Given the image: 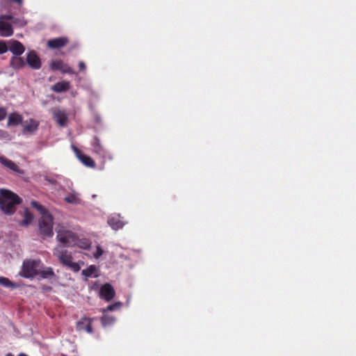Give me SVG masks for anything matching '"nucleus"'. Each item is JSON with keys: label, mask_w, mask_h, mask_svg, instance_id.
<instances>
[{"label": "nucleus", "mask_w": 356, "mask_h": 356, "mask_svg": "<svg viewBox=\"0 0 356 356\" xmlns=\"http://www.w3.org/2000/svg\"><path fill=\"white\" fill-rule=\"evenodd\" d=\"M111 310V305H109L106 309L102 310L104 315L102 317V323L104 327L108 325L111 323V318L109 315L107 314L108 311Z\"/></svg>", "instance_id": "obj_21"}, {"label": "nucleus", "mask_w": 356, "mask_h": 356, "mask_svg": "<svg viewBox=\"0 0 356 356\" xmlns=\"http://www.w3.org/2000/svg\"><path fill=\"white\" fill-rule=\"evenodd\" d=\"M77 327L79 330H85L88 333H91L92 332L90 319L86 318H83L81 321L77 323Z\"/></svg>", "instance_id": "obj_19"}, {"label": "nucleus", "mask_w": 356, "mask_h": 356, "mask_svg": "<svg viewBox=\"0 0 356 356\" xmlns=\"http://www.w3.org/2000/svg\"><path fill=\"white\" fill-rule=\"evenodd\" d=\"M33 218V215L27 209H26L24 213V219L22 221L21 224L22 225L27 226L31 222Z\"/></svg>", "instance_id": "obj_24"}, {"label": "nucleus", "mask_w": 356, "mask_h": 356, "mask_svg": "<svg viewBox=\"0 0 356 356\" xmlns=\"http://www.w3.org/2000/svg\"><path fill=\"white\" fill-rule=\"evenodd\" d=\"M92 150L98 154L102 152V147L100 144L99 140L95 138L92 142Z\"/></svg>", "instance_id": "obj_25"}, {"label": "nucleus", "mask_w": 356, "mask_h": 356, "mask_svg": "<svg viewBox=\"0 0 356 356\" xmlns=\"http://www.w3.org/2000/svg\"><path fill=\"white\" fill-rule=\"evenodd\" d=\"M68 43V39L66 37L54 38L47 41V47L50 49H57L64 47Z\"/></svg>", "instance_id": "obj_12"}, {"label": "nucleus", "mask_w": 356, "mask_h": 356, "mask_svg": "<svg viewBox=\"0 0 356 356\" xmlns=\"http://www.w3.org/2000/svg\"><path fill=\"white\" fill-rule=\"evenodd\" d=\"M21 202L17 195L8 190H1L0 207L6 214H12L15 211V206Z\"/></svg>", "instance_id": "obj_1"}, {"label": "nucleus", "mask_w": 356, "mask_h": 356, "mask_svg": "<svg viewBox=\"0 0 356 356\" xmlns=\"http://www.w3.org/2000/svg\"><path fill=\"white\" fill-rule=\"evenodd\" d=\"M47 180L49 183H51V184H56V181H54V180H51V179H47Z\"/></svg>", "instance_id": "obj_36"}, {"label": "nucleus", "mask_w": 356, "mask_h": 356, "mask_svg": "<svg viewBox=\"0 0 356 356\" xmlns=\"http://www.w3.org/2000/svg\"><path fill=\"white\" fill-rule=\"evenodd\" d=\"M39 124L38 121L29 119L22 123V133L24 134H32L38 130Z\"/></svg>", "instance_id": "obj_7"}, {"label": "nucleus", "mask_w": 356, "mask_h": 356, "mask_svg": "<svg viewBox=\"0 0 356 356\" xmlns=\"http://www.w3.org/2000/svg\"><path fill=\"white\" fill-rule=\"evenodd\" d=\"M8 50L10 51L15 56L22 55L25 48L23 44L17 40H11L8 41Z\"/></svg>", "instance_id": "obj_8"}, {"label": "nucleus", "mask_w": 356, "mask_h": 356, "mask_svg": "<svg viewBox=\"0 0 356 356\" xmlns=\"http://www.w3.org/2000/svg\"><path fill=\"white\" fill-rule=\"evenodd\" d=\"M8 50V44L6 42L0 41V54L6 53Z\"/></svg>", "instance_id": "obj_30"}, {"label": "nucleus", "mask_w": 356, "mask_h": 356, "mask_svg": "<svg viewBox=\"0 0 356 356\" xmlns=\"http://www.w3.org/2000/svg\"><path fill=\"white\" fill-rule=\"evenodd\" d=\"M13 16L10 15H3L0 16V35L2 37H10L13 34Z\"/></svg>", "instance_id": "obj_5"}, {"label": "nucleus", "mask_w": 356, "mask_h": 356, "mask_svg": "<svg viewBox=\"0 0 356 356\" xmlns=\"http://www.w3.org/2000/svg\"><path fill=\"white\" fill-rule=\"evenodd\" d=\"M50 67L53 70H60L63 73H74L72 69L61 60L51 62Z\"/></svg>", "instance_id": "obj_11"}, {"label": "nucleus", "mask_w": 356, "mask_h": 356, "mask_svg": "<svg viewBox=\"0 0 356 356\" xmlns=\"http://www.w3.org/2000/svg\"><path fill=\"white\" fill-rule=\"evenodd\" d=\"M0 163L5 167L12 170L13 171L19 175L24 174V171L22 169H20L19 167L11 160H9L3 156H1Z\"/></svg>", "instance_id": "obj_13"}, {"label": "nucleus", "mask_w": 356, "mask_h": 356, "mask_svg": "<svg viewBox=\"0 0 356 356\" xmlns=\"http://www.w3.org/2000/svg\"><path fill=\"white\" fill-rule=\"evenodd\" d=\"M40 273L42 274L43 277H51V276L54 275V271L50 268H47L45 270H42V271L40 270Z\"/></svg>", "instance_id": "obj_29"}, {"label": "nucleus", "mask_w": 356, "mask_h": 356, "mask_svg": "<svg viewBox=\"0 0 356 356\" xmlns=\"http://www.w3.org/2000/svg\"><path fill=\"white\" fill-rule=\"evenodd\" d=\"M56 231L58 241L68 247L74 246L77 241V236L74 232L67 229V227L63 225H58V227L56 228Z\"/></svg>", "instance_id": "obj_3"}, {"label": "nucleus", "mask_w": 356, "mask_h": 356, "mask_svg": "<svg viewBox=\"0 0 356 356\" xmlns=\"http://www.w3.org/2000/svg\"><path fill=\"white\" fill-rule=\"evenodd\" d=\"M53 115L54 118L60 126L64 127L67 124V116L63 111L56 109L54 111Z\"/></svg>", "instance_id": "obj_14"}, {"label": "nucleus", "mask_w": 356, "mask_h": 356, "mask_svg": "<svg viewBox=\"0 0 356 356\" xmlns=\"http://www.w3.org/2000/svg\"><path fill=\"white\" fill-rule=\"evenodd\" d=\"M8 134L7 132L0 129V139L8 138Z\"/></svg>", "instance_id": "obj_33"}, {"label": "nucleus", "mask_w": 356, "mask_h": 356, "mask_svg": "<svg viewBox=\"0 0 356 356\" xmlns=\"http://www.w3.org/2000/svg\"><path fill=\"white\" fill-rule=\"evenodd\" d=\"M103 254V250L97 247L96 253L94 254V257L98 259Z\"/></svg>", "instance_id": "obj_32"}, {"label": "nucleus", "mask_w": 356, "mask_h": 356, "mask_svg": "<svg viewBox=\"0 0 356 356\" xmlns=\"http://www.w3.org/2000/svg\"><path fill=\"white\" fill-rule=\"evenodd\" d=\"M99 295L101 298L110 301L111 300V285L108 283L104 284L99 289Z\"/></svg>", "instance_id": "obj_15"}, {"label": "nucleus", "mask_w": 356, "mask_h": 356, "mask_svg": "<svg viewBox=\"0 0 356 356\" xmlns=\"http://www.w3.org/2000/svg\"><path fill=\"white\" fill-rule=\"evenodd\" d=\"M0 285H2L7 288L15 289L17 287V285L13 282H11L9 279L4 277H0Z\"/></svg>", "instance_id": "obj_22"}, {"label": "nucleus", "mask_w": 356, "mask_h": 356, "mask_svg": "<svg viewBox=\"0 0 356 356\" xmlns=\"http://www.w3.org/2000/svg\"><path fill=\"white\" fill-rule=\"evenodd\" d=\"M13 25L17 26H24L26 24V21L24 17L14 18L13 17V19L11 20Z\"/></svg>", "instance_id": "obj_28"}, {"label": "nucleus", "mask_w": 356, "mask_h": 356, "mask_svg": "<svg viewBox=\"0 0 356 356\" xmlns=\"http://www.w3.org/2000/svg\"><path fill=\"white\" fill-rule=\"evenodd\" d=\"M6 356H14L12 353H8L6 355Z\"/></svg>", "instance_id": "obj_37"}, {"label": "nucleus", "mask_w": 356, "mask_h": 356, "mask_svg": "<svg viewBox=\"0 0 356 356\" xmlns=\"http://www.w3.org/2000/svg\"><path fill=\"white\" fill-rule=\"evenodd\" d=\"M23 122V117L17 113H13L8 115V126H17Z\"/></svg>", "instance_id": "obj_16"}, {"label": "nucleus", "mask_w": 356, "mask_h": 356, "mask_svg": "<svg viewBox=\"0 0 356 356\" xmlns=\"http://www.w3.org/2000/svg\"><path fill=\"white\" fill-rule=\"evenodd\" d=\"M74 246H78L83 249H87L90 247V243L86 239H79L77 238V241L74 244Z\"/></svg>", "instance_id": "obj_26"}, {"label": "nucleus", "mask_w": 356, "mask_h": 356, "mask_svg": "<svg viewBox=\"0 0 356 356\" xmlns=\"http://www.w3.org/2000/svg\"><path fill=\"white\" fill-rule=\"evenodd\" d=\"M26 61L29 65L33 69L38 70L41 67L40 59L33 51L27 54Z\"/></svg>", "instance_id": "obj_10"}, {"label": "nucleus", "mask_w": 356, "mask_h": 356, "mask_svg": "<svg viewBox=\"0 0 356 356\" xmlns=\"http://www.w3.org/2000/svg\"><path fill=\"white\" fill-rule=\"evenodd\" d=\"M54 255L58 258L63 266H67L73 271L78 272L80 270L79 264L72 261V255L67 251H63L59 247H56L54 249Z\"/></svg>", "instance_id": "obj_4"}, {"label": "nucleus", "mask_w": 356, "mask_h": 356, "mask_svg": "<svg viewBox=\"0 0 356 356\" xmlns=\"http://www.w3.org/2000/svg\"><path fill=\"white\" fill-rule=\"evenodd\" d=\"M31 204L40 213V214L42 216V215H44L46 213H48V211L45 209V208H44L42 205L39 204L37 202L35 201H32L31 202Z\"/></svg>", "instance_id": "obj_27"}, {"label": "nucleus", "mask_w": 356, "mask_h": 356, "mask_svg": "<svg viewBox=\"0 0 356 356\" xmlns=\"http://www.w3.org/2000/svg\"><path fill=\"white\" fill-rule=\"evenodd\" d=\"M81 273L86 277H96L99 275V270L95 265H91L86 269H83Z\"/></svg>", "instance_id": "obj_18"}, {"label": "nucleus", "mask_w": 356, "mask_h": 356, "mask_svg": "<svg viewBox=\"0 0 356 356\" xmlns=\"http://www.w3.org/2000/svg\"><path fill=\"white\" fill-rule=\"evenodd\" d=\"M65 201L72 204H79L81 203L79 194L74 191L65 197Z\"/></svg>", "instance_id": "obj_20"}, {"label": "nucleus", "mask_w": 356, "mask_h": 356, "mask_svg": "<svg viewBox=\"0 0 356 356\" xmlns=\"http://www.w3.org/2000/svg\"><path fill=\"white\" fill-rule=\"evenodd\" d=\"M2 2H5V3H7V2H15V3H18L19 5H22V0H1Z\"/></svg>", "instance_id": "obj_34"}, {"label": "nucleus", "mask_w": 356, "mask_h": 356, "mask_svg": "<svg viewBox=\"0 0 356 356\" xmlns=\"http://www.w3.org/2000/svg\"><path fill=\"white\" fill-rule=\"evenodd\" d=\"M41 269L40 260L27 259L23 262L19 275L25 278H33L40 273Z\"/></svg>", "instance_id": "obj_2"}, {"label": "nucleus", "mask_w": 356, "mask_h": 356, "mask_svg": "<svg viewBox=\"0 0 356 356\" xmlns=\"http://www.w3.org/2000/svg\"><path fill=\"white\" fill-rule=\"evenodd\" d=\"M73 149L79 159V160L86 166L94 168L95 166V161L88 156L83 154L76 147H73Z\"/></svg>", "instance_id": "obj_9"}, {"label": "nucleus", "mask_w": 356, "mask_h": 356, "mask_svg": "<svg viewBox=\"0 0 356 356\" xmlns=\"http://www.w3.org/2000/svg\"><path fill=\"white\" fill-rule=\"evenodd\" d=\"M70 83L66 81L58 82L51 86V90L56 92H62L68 90Z\"/></svg>", "instance_id": "obj_17"}, {"label": "nucleus", "mask_w": 356, "mask_h": 356, "mask_svg": "<svg viewBox=\"0 0 356 356\" xmlns=\"http://www.w3.org/2000/svg\"><path fill=\"white\" fill-rule=\"evenodd\" d=\"M40 230L44 236L51 237L54 235L53 218L49 213L42 216L40 222Z\"/></svg>", "instance_id": "obj_6"}, {"label": "nucleus", "mask_w": 356, "mask_h": 356, "mask_svg": "<svg viewBox=\"0 0 356 356\" xmlns=\"http://www.w3.org/2000/svg\"><path fill=\"white\" fill-rule=\"evenodd\" d=\"M6 116V110L3 107H0V121L3 120Z\"/></svg>", "instance_id": "obj_31"}, {"label": "nucleus", "mask_w": 356, "mask_h": 356, "mask_svg": "<svg viewBox=\"0 0 356 356\" xmlns=\"http://www.w3.org/2000/svg\"><path fill=\"white\" fill-rule=\"evenodd\" d=\"M11 65L16 68L22 67L24 63L22 58L19 56H15L11 58Z\"/></svg>", "instance_id": "obj_23"}, {"label": "nucleus", "mask_w": 356, "mask_h": 356, "mask_svg": "<svg viewBox=\"0 0 356 356\" xmlns=\"http://www.w3.org/2000/svg\"><path fill=\"white\" fill-rule=\"evenodd\" d=\"M79 67L81 71H85L86 70V65L83 61H80L79 63Z\"/></svg>", "instance_id": "obj_35"}]
</instances>
